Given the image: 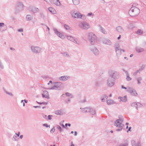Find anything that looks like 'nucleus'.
<instances>
[{
	"instance_id": "f257e3e1",
	"label": "nucleus",
	"mask_w": 146,
	"mask_h": 146,
	"mask_svg": "<svg viewBox=\"0 0 146 146\" xmlns=\"http://www.w3.org/2000/svg\"><path fill=\"white\" fill-rule=\"evenodd\" d=\"M108 74L110 78L111 81H114L119 77V73L114 71H109Z\"/></svg>"
},
{
	"instance_id": "f03ea898",
	"label": "nucleus",
	"mask_w": 146,
	"mask_h": 146,
	"mask_svg": "<svg viewBox=\"0 0 146 146\" xmlns=\"http://www.w3.org/2000/svg\"><path fill=\"white\" fill-rule=\"evenodd\" d=\"M88 39L89 42L92 45H94L97 42V37L92 33H89Z\"/></svg>"
},
{
	"instance_id": "7ed1b4c3",
	"label": "nucleus",
	"mask_w": 146,
	"mask_h": 146,
	"mask_svg": "<svg viewBox=\"0 0 146 146\" xmlns=\"http://www.w3.org/2000/svg\"><path fill=\"white\" fill-rule=\"evenodd\" d=\"M140 11L137 7L132 5V7L129 11V13L131 16H134L138 15Z\"/></svg>"
},
{
	"instance_id": "20e7f679",
	"label": "nucleus",
	"mask_w": 146,
	"mask_h": 146,
	"mask_svg": "<svg viewBox=\"0 0 146 146\" xmlns=\"http://www.w3.org/2000/svg\"><path fill=\"white\" fill-rule=\"evenodd\" d=\"M70 14L72 17L74 18H80L83 19H85L84 15H81L74 10H72L70 12Z\"/></svg>"
},
{
	"instance_id": "39448f33",
	"label": "nucleus",
	"mask_w": 146,
	"mask_h": 146,
	"mask_svg": "<svg viewBox=\"0 0 146 146\" xmlns=\"http://www.w3.org/2000/svg\"><path fill=\"white\" fill-rule=\"evenodd\" d=\"M31 49L33 52L36 54L40 53L42 50L41 48L37 46H31Z\"/></svg>"
},
{
	"instance_id": "423d86ee",
	"label": "nucleus",
	"mask_w": 146,
	"mask_h": 146,
	"mask_svg": "<svg viewBox=\"0 0 146 146\" xmlns=\"http://www.w3.org/2000/svg\"><path fill=\"white\" fill-rule=\"evenodd\" d=\"M79 26L80 28L84 30L88 29L90 27V25L88 23L85 22L81 23Z\"/></svg>"
},
{
	"instance_id": "0eeeda50",
	"label": "nucleus",
	"mask_w": 146,
	"mask_h": 146,
	"mask_svg": "<svg viewBox=\"0 0 146 146\" xmlns=\"http://www.w3.org/2000/svg\"><path fill=\"white\" fill-rule=\"evenodd\" d=\"M120 121V120L118 119L116 121V122L114 124L115 126L120 128L119 129H117V131H119L121 130V129H122V127L123 126V124L121 123Z\"/></svg>"
},
{
	"instance_id": "6e6552de",
	"label": "nucleus",
	"mask_w": 146,
	"mask_h": 146,
	"mask_svg": "<svg viewBox=\"0 0 146 146\" xmlns=\"http://www.w3.org/2000/svg\"><path fill=\"white\" fill-rule=\"evenodd\" d=\"M90 50L95 56H98L99 54V50L95 46L92 47L90 49Z\"/></svg>"
},
{
	"instance_id": "1a4fd4ad",
	"label": "nucleus",
	"mask_w": 146,
	"mask_h": 146,
	"mask_svg": "<svg viewBox=\"0 0 146 146\" xmlns=\"http://www.w3.org/2000/svg\"><path fill=\"white\" fill-rule=\"evenodd\" d=\"M23 5L21 2H18L17 4L16 8L19 11H22L23 10Z\"/></svg>"
},
{
	"instance_id": "9d476101",
	"label": "nucleus",
	"mask_w": 146,
	"mask_h": 146,
	"mask_svg": "<svg viewBox=\"0 0 146 146\" xmlns=\"http://www.w3.org/2000/svg\"><path fill=\"white\" fill-rule=\"evenodd\" d=\"M54 31L55 34H56L58 36L60 37V38L64 39V35H63L62 34L60 33V32L58 31L57 29L56 28L54 29Z\"/></svg>"
},
{
	"instance_id": "9b49d317",
	"label": "nucleus",
	"mask_w": 146,
	"mask_h": 146,
	"mask_svg": "<svg viewBox=\"0 0 146 146\" xmlns=\"http://www.w3.org/2000/svg\"><path fill=\"white\" fill-rule=\"evenodd\" d=\"M55 83H48V88L50 89H55L57 88V87L56 86Z\"/></svg>"
},
{
	"instance_id": "f8f14e48",
	"label": "nucleus",
	"mask_w": 146,
	"mask_h": 146,
	"mask_svg": "<svg viewBox=\"0 0 146 146\" xmlns=\"http://www.w3.org/2000/svg\"><path fill=\"white\" fill-rule=\"evenodd\" d=\"M70 78V76H63L59 78L60 80L62 81H66Z\"/></svg>"
},
{
	"instance_id": "ddd939ff",
	"label": "nucleus",
	"mask_w": 146,
	"mask_h": 146,
	"mask_svg": "<svg viewBox=\"0 0 146 146\" xmlns=\"http://www.w3.org/2000/svg\"><path fill=\"white\" fill-rule=\"evenodd\" d=\"M128 91L132 96H135L137 94V93H136V91L132 88H129Z\"/></svg>"
},
{
	"instance_id": "4468645a",
	"label": "nucleus",
	"mask_w": 146,
	"mask_h": 146,
	"mask_svg": "<svg viewBox=\"0 0 146 146\" xmlns=\"http://www.w3.org/2000/svg\"><path fill=\"white\" fill-rule=\"evenodd\" d=\"M103 42L104 44L110 45L111 44V41L109 39L107 38L104 39L103 40Z\"/></svg>"
},
{
	"instance_id": "2eb2a0df",
	"label": "nucleus",
	"mask_w": 146,
	"mask_h": 146,
	"mask_svg": "<svg viewBox=\"0 0 146 146\" xmlns=\"http://www.w3.org/2000/svg\"><path fill=\"white\" fill-rule=\"evenodd\" d=\"M42 95L43 97H45L47 99L49 98L48 92L46 90H45L43 91V94H42Z\"/></svg>"
},
{
	"instance_id": "dca6fc26",
	"label": "nucleus",
	"mask_w": 146,
	"mask_h": 146,
	"mask_svg": "<svg viewBox=\"0 0 146 146\" xmlns=\"http://www.w3.org/2000/svg\"><path fill=\"white\" fill-rule=\"evenodd\" d=\"M121 50L119 46L116 47L115 52L118 55H121Z\"/></svg>"
},
{
	"instance_id": "f3484780",
	"label": "nucleus",
	"mask_w": 146,
	"mask_h": 146,
	"mask_svg": "<svg viewBox=\"0 0 146 146\" xmlns=\"http://www.w3.org/2000/svg\"><path fill=\"white\" fill-rule=\"evenodd\" d=\"M116 29L117 31L120 33H122L124 31V29L121 26L117 27Z\"/></svg>"
},
{
	"instance_id": "a211bd4d",
	"label": "nucleus",
	"mask_w": 146,
	"mask_h": 146,
	"mask_svg": "<svg viewBox=\"0 0 146 146\" xmlns=\"http://www.w3.org/2000/svg\"><path fill=\"white\" fill-rule=\"evenodd\" d=\"M136 51L138 53H140L142 52L144 50L143 48L139 46L135 48Z\"/></svg>"
},
{
	"instance_id": "6ab92c4d",
	"label": "nucleus",
	"mask_w": 146,
	"mask_h": 146,
	"mask_svg": "<svg viewBox=\"0 0 146 146\" xmlns=\"http://www.w3.org/2000/svg\"><path fill=\"white\" fill-rule=\"evenodd\" d=\"M131 143L133 146H141L140 143L139 142H136L134 141H132Z\"/></svg>"
},
{
	"instance_id": "aec40b11",
	"label": "nucleus",
	"mask_w": 146,
	"mask_h": 146,
	"mask_svg": "<svg viewBox=\"0 0 146 146\" xmlns=\"http://www.w3.org/2000/svg\"><path fill=\"white\" fill-rule=\"evenodd\" d=\"M39 9L38 8L33 7L31 9V11L33 13H36L39 11Z\"/></svg>"
},
{
	"instance_id": "412c9836",
	"label": "nucleus",
	"mask_w": 146,
	"mask_h": 146,
	"mask_svg": "<svg viewBox=\"0 0 146 146\" xmlns=\"http://www.w3.org/2000/svg\"><path fill=\"white\" fill-rule=\"evenodd\" d=\"M91 109L88 108H84L82 109V111L83 113L89 112L91 111Z\"/></svg>"
},
{
	"instance_id": "4be33fe9",
	"label": "nucleus",
	"mask_w": 146,
	"mask_h": 146,
	"mask_svg": "<svg viewBox=\"0 0 146 146\" xmlns=\"http://www.w3.org/2000/svg\"><path fill=\"white\" fill-rule=\"evenodd\" d=\"M53 3L57 6H60V3L59 0H53Z\"/></svg>"
},
{
	"instance_id": "5701e85b",
	"label": "nucleus",
	"mask_w": 146,
	"mask_h": 146,
	"mask_svg": "<svg viewBox=\"0 0 146 146\" xmlns=\"http://www.w3.org/2000/svg\"><path fill=\"white\" fill-rule=\"evenodd\" d=\"M48 10L53 14H55L56 12L54 9L52 7H49L48 8Z\"/></svg>"
},
{
	"instance_id": "b1692460",
	"label": "nucleus",
	"mask_w": 146,
	"mask_h": 146,
	"mask_svg": "<svg viewBox=\"0 0 146 146\" xmlns=\"http://www.w3.org/2000/svg\"><path fill=\"white\" fill-rule=\"evenodd\" d=\"M119 99H120L121 101L123 102H126L127 101V98L126 96H124L123 97H119Z\"/></svg>"
},
{
	"instance_id": "393cba45",
	"label": "nucleus",
	"mask_w": 146,
	"mask_h": 146,
	"mask_svg": "<svg viewBox=\"0 0 146 146\" xmlns=\"http://www.w3.org/2000/svg\"><path fill=\"white\" fill-rule=\"evenodd\" d=\"M67 38L68 40L71 41L73 42H74V41H75V39L73 37L71 36H67Z\"/></svg>"
},
{
	"instance_id": "a878e982",
	"label": "nucleus",
	"mask_w": 146,
	"mask_h": 146,
	"mask_svg": "<svg viewBox=\"0 0 146 146\" xmlns=\"http://www.w3.org/2000/svg\"><path fill=\"white\" fill-rule=\"evenodd\" d=\"M26 19L27 21H30L32 19V16L30 15H27L26 17Z\"/></svg>"
},
{
	"instance_id": "bb28decb",
	"label": "nucleus",
	"mask_w": 146,
	"mask_h": 146,
	"mask_svg": "<svg viewBox=\"0 0 146 146\" xmlns=\"http://www.w3.org/2000/svg\"><path fill=\"white\" fill-rule=\"evenodd\" d=\"M73 3L74 5H78L80 3L79 0H72Z\"/></svg>"
},
{
	"instance_id": "cd10ccee",
	"label": "nucleus",
	"mask_w": 146,
	"mask_h": 146,
	"mask_svg": "<svg viewBox=\"0 0 146 146\" xmlns=\"http://www.w3.org/2000/svg\"><path fill=\"white\" fill-rule=\"evenodd\" d=\"M100 31L104 34H106L107 32L105 31V29L102 27H100Z\"/></svg>"
},
{
	"instance_id": "c85d7f7f",
	"label": "nucleus",
	"mask_w": 146,
	"mask_h": 146,
	"mask_svg": "<svg viewBox=\"0 0 146 146\" xmlns=\"http://www.w3.org/2000/svg\"><path fill=\"white\" fill-rule=\"evenodd\" d=\"M55 113L57 115H62V112L61 110H57L55 111Z\"/></svg>"
},
{
	"instance_id": "c756f323",
	"label": "nucleus",
	"mask_w": 146,
	"mask_h": 146,
	"mask_svg": "<svg viewBox=\"0 0 146 146\" xmlns=\"http://www.w3.org/2000/svg\"><path fill=\"white\" fill-rule=\"evenodd\" d=\"M143 33V31L141 29L138 30L136 33L137 34L140 35L142 34Z\"/></svg>"
},
{
	"instance_id": "7c9ffc66",
	"label": "nucleus",
	"mask_w": 146,
	"mask_h": 146,
	"mask_svg": "<svg viewBox=\"0 0 146 146\" xmlns=\"http://www.w3.org/2000/svg\"><path fill=\"white\" fill-rule=\"evenodd\" d=\"M107 103L108 105H110L113 103V102L111 100H108L107 101Z\"/></svg>"
},
{
	"instance_id": "2f4dec72",
	"label": "nucleus",
	"mask_w": 146,
	"mask_h": 146,
	"mask_svg": "<svg viewBox=\"0 0 146 146\" xmlns=\"http://www.w3.org/2000/svg\"><path fill=\"white\" fill-rule=\"evenodd\" d=\"M61 54L63 55V56L66 57H70L69 55L67 52L62 53Z\"/></svg>"
},
{
	"instance_id": "473e14b6",
	"label": "nucleus",
	"mask_w": 146,
	"mask_h": 146,
	"mask_svg": "<svg viewBox=\"0 0 146 146\" xmlns=\"http://www.w3.org/2000/svg\"><path fill=\"white\" fill-rule=\"evenodd\" d=\"M126 77V80L127 81H129L131 80V78L129 76V74L128 75H127Z\"/></svg>"
},
{
	"instance_id": "72a5a7b5",
	"label": "nucleus",
	"mask_w": 146,
	"mask_h": 146,
	"mask_svg": "<svg viewBox=\"0 0 146 146\" xmlns=\"http://www.w3.org/2000/svg\"><path fill=\"white\" fill-rule=\"evenodd\" d=\"M64 27L67 30H69L70 29V27L66 24L64 25Z\"/></svg>"
},
{
	"instance_id": "f704fd0d",
	"label": "nucleus",
	"mask_w": 146,
	"mask_h": 146,
	"mask_svg": "<svg viewBox=\"0 0 146 146\" xmlns=\"http://www.w3.org/2000/svg\"><path fill=\"white\" fill-rule=\"evenodd\" d=\"M140 104L139 103H137V104H135V103H134L132 104V106H135L136 108H137L136 106H139L140 105Z\"/></svg>"
},
{
	"instance_id": "c9c22d12",
	"label": "nucleus",
	"mask_w": 146,
	"mask_h": 146,
	"mask_svg": "<svg viewBox=\"0 0 146 146\" xmlns=\"http://www.w3.org/2000/svg\"><path fill=\"white\" fill-rule=\"evenodd\" d=\"M140 71V70H137V71L134 73L133 74V75L135 76H136L138 73H140L139 72Z\"/></svg>"
},
{
	"instance_id": "e433bc0d",
	"label": "nucleus",
	"mask_w": 146,
	"mask_h": 146,
	"mask_svg": "<svg viewBox=\"0 0 146 146\" xmlns=\"http://www.w3.org/2000/svg\"><path fill=\"white\" fill-rule=\"evenodd\" d=\"M48 78V77L47 76H45V75H43L41 76V78L42 79H44V78Z\"/></svg>"
},
{
	"instance_id": "4c0bfd02",
	"label": "nucleus",
	"mask_w": 146,
	"mask_h": 146,
	"mask_svg": "<svg viewBox=\"0 0 146 146\" xmlns=\"http://www.w3.org/2000/svg\"><path fill=\"white\" fill-rule=\"evenodd\" d=\"M0 68L2 69H3L4 68L3 65L1 61H0Z\"/></svg>"
},
{
	"instance_id": "58836bf2",
	"label": "nucleus",
	"mask_w": 146,
	"mask_h": 146,
	"mask_svg": "<svg viewBox=\"0 0 146 146\" xmlns=\"http://www.w3.org/2000/svg\"><path fill=\"white\" fill-rule=\"evenodd\" d=\"M145 65H142L141 67V69H140V71H141V70H143L145 68Z\"/></svg>"
},
{
	"instance_id": "ea45409f",
	"label": "nucleus",
	"mask_w": 146,
	"mask_h": 146,
	"mask_svg": "<svg viewBox=\"0 0 146 146\" xmlns=\"http://www.w3.org/2000/svg\"><path fill=\"white\" fill-rule=\"evenodd\" d=\"M142 80V78L141 77H139L137 79V82H140V81Z\"/></svg>"
},
{
	"instance_id": "a19ab883",
	"label": "nucleus",
	"mask_w": 146,
	"mask_h": 146,
	"mask_svg": "<svg viewBox=\"0 0 146 146\" xmlns=\"http://www.w3.org/2000/svg\"><path fill=\"white\" fill-rule=\"evenodd\" d=\"M66 95L68 96H72V94L69 93H66Z\"/></svg>"
},
{
	"instance_id": "79ce46f5",
	"label": "nucleus",
	"mask_w": 146,
	"mask_h": 146,
	"mask_svg": "<svg viewBox=\"0 0 146 146\" xmlns=\"http://www.w3.org/2000/svg\"><path fill=\"white\" fill-rule=\"evenodd\" d=\"M104 98L102 99V100L103 102H104L105 100H104V98H105L106 99H107V97L106 96H104Z\"/></svg>"
},
{
	"instance_id": "37998d69",
	"label": "nucleus",
	"mask_w": 146,
	"mask_h": 146,
	"mask_svg": "<svg viewBox=\"0 0 146 146\" xmlns=\"http://www.w3.org/2000/svg\"><path fill=\"white\" fill-rule=\"evenodd\" d=\"M113 85H114V83L112 82V83H111V84L110 83L109 84H108V86H112Z\"/></svg>"
},
{
	"instance_id": "c03bdc74",
	"label": "nucleus",
	"mask_w": 146,
	"mask_h": 146,
	"mask_svg": "<svg viewBox=\"0 0 146 146\" xmlns=\"http://www.w3.org/2000/svg\"><path fill=\"white\" fill-rule=\"evenodd\" d=\"M57 128L60 131H62V129L60 126H58L57 127Z\"/></svg>"
},
{
	"instance_id": "a18cd8bd",
	"label": "nucleus",
	"mask_w": 146,
	"mask_h": 146,
	"mask_svg": "<svg viewBox=\"0 0 146 146\" xmlns=\"http://www.w3.org/2000/svg\"><path fill=\"white\" fill-rule=\"evenodd\" d=\"M18 31L19 32H23V29H19L18 30Z\"/></svg>"
},
{
	"instance_id": "49530a36",
	"label": "nucleus",
	"mask_w": 146,
	"mask_h": 146,
	"mask_svg": "<svg viewBox=\"0 0 146 146\" xmlns=\"http://www.w3.org/2000/svg\"><path fill=\"white\" fill-rule=\"evenodd\" d=\"M52 115H49L48 116V118L49 120H50L52 119Z\"/></svg>"
},
{
	"instance_id": "de8ad7c7",
	"label": "nucleus",
	"mask_w": 146,
	"mask_h": 146,
	"mask_svg": "<svg viewBox=\"0 0 146 146\" xmlns=\"http://www.w3.org/2000/svg\"><path fill=\"white\" fill-rule=\"evenodd\" d=\"M4 25L3 23H0V27Z\"/></svg>"
},
{
	"instance_id": "09e8293b",
	"label": "nucleus",
	"mask_w": 146,
	"mask_h": 146,
	"mask_svg": "<svg viewBox=\"0 0 146 146\" xmlns=\"http://www.w3.org/2000/svg\"><path fill=\"white\" fill-rule=\"evenodd\" d=\"M92 13H89L87 15V16H90V15H92Z\"/></svg>"
},
{
	"instance_id": "8fccbe9b",
	"label": "nucleus",
	"mask_w": 146,
	"mask_h": 146,
	"mask_svg": "<svg viewBox=\"0 0 146 146\" xmlns=\"http://www.w3.org/2000/svg\"><path fill=\"white\" fill-rule=\"evenodd\" d=\"M60 125L62 126V127H63V128H65V127L64 125L63 124H62V123H60Z\"/></svg>"
},
{
	"instance_id": "3c124183",
	"label": "nucleus",
	"mask_w": 146,
	"mask_h": 146,
	"mask_svg": "<svg viewBox=\"0 0 146 146\" xmlns=\"http://www.w3.org/2000/svg\"><path fill=\"white\" fill-rule=\"evenodd\" d=\"M121 87V88L123 89H126L127 88L126 87H124L123 86H122Z\"/></svg>"
},
{
	"instance_id": "603ef678",
	"label": "nucleus",
	"mask_w": 146,
	"mask_h": 146,
	"mask_svg": "<svg viewBox=\"0 0 146 146\" xmlns=\"http://www.w3.org/2000/svg\"><path fill=\"white\" fill-rule=\"evenodd\" d=\"M125 74H126V76H127V75H128V74H129L128 72L127 71L126 72H125Z\"/></svg>"
},
{
	"instance_id": "864d4df0",
	"label": "nucleus",
	"mask_w": 146,
	"mask_h": 146,
	"mask_svg": "<svg viewBox=\"0 0 146 146\" xmlns=\"http://www.w3.org/2000/svg\"><path fill=\"white\" fill-rule=\"evenodd\" d=\"M10 49L11 50H15V49L14 48H12V47H11L10 48Z\"/></svg>"
},
{
	"instance_id": "5fc2aeb1",
	"label": "nucleus",
	"mask_w": 146,
	"mask_h": 146,
	"mask_svg": "<svg viewBox=\"0 0 146 146\" xmlns=\"http://www.w3.org/2000/svg\"><path fill=\"white\" fill-rule=\"evenodd\" d=\"M131 127H129V129H128V130H127V132H128L129 131H130V129H131Z\"/></svg>"
},
{
	"instance_id": "6e6d98bb",
	"label": "nucleus",
	"mask_w": 146,
	"mask_h": 146,
	"mask_svg": "<svg viewBox=\"0 0 146 146\" xmlns=\"http://www.w3.org/2000/svg\"><path fill=\"white\" fill-rule=\"evenodd\" d=\"M20 134V133L19 132H18L17 134H16L18 137H19V136Z\"/></svg>"
},
{
	"instance_id": "4d7b16f0",
	"label": "nucleus",
	"mask_w": 146,
	"mask_h": 146,
	"mask_svg": "<svg viewBox=\"0 0 146 146\" xmlns=\"http://www.w3.org/2000/svg\"><path fill=\"white\" fill-rule=\"evenodd\" d=\"M74 145L73 144V142L72 141L71 142V146H74Z\"/></svg>"
},
{
	"instance_id": "13d9d810",
	"label": "nucleus",
	"mask_w": 146,
	"mask_h": 146,
	"mask_svg": "<svg viewBox=\"0 0 146 146\" xmlns=\"http://www.w3.org/2000/svg\"><path fill=\"white\" fill-rule=\"evenodd\" d=\"M43 126H45L46 127H48V125H47V124H43Z\"/></svg>"
},
{
	"instance_id": "bf43d9fd",
	"label": "nucleus",
	"mask_w": 146,
	"mask_h": 146,
	"mask_svg": "<svg viewBox=\"0 0 146 146\" xmlns=\"http://www.w3.org/2000/svg\"><path fill=\"white\" fill-rule=\"evenodd\" d=\"M121 38V35H119V36L117 38V39L118 40L119 39Z\"/></svg>"
},
{
	"instance_id": "052dcab7",
	"label": "nucleus",
	"mask_w": 146,
	"mask_h": 146,
	"mask_svg": "<svg viewBox=\"0 0 146 146\" xmlns=\"http://www.w3.org/2000/svg\"><path fill=\"white\" fill-rule=\"evenodd\" d=\"M77 134V133L76 131H75L74 132V135H76Z\"/></svg>"
},
{
	"instance_id": "680f3d73",
	"label": "nucleus",
	"mask_w": 146,
	"mask_h": 146,
	"mask_svg": "<svg viewBox=\"0 0 146 146\" xmlns=\"http://www.w3.org/2000/svg\"><path fill=\"white\" fill-rule=\"evenodd\" d=\"M23 135H21L20 136V137L21 139H22L23 137Z\"/></svg>"
},
{
	"instance_id": "e2e57ef3",
	"label": "nucleus",
	"mask_w": 146,
	"mask_h": 146,
	"mask_svg": "<svg viewBox=\"0 0 146 146\" xmlns=\"http://www.w3.org/2000/svg\"><path fill=\"white\" fill-rule=\"evenodd\" d=\"M133 56V54H131L130 56V57H132Z\"/></svg>"
},
{
	"instance_id": "0e129e2a",
	"label": "nucleus",
	"mask_w": 146,
	"mask_h": 146,
	"mask_svg": "<svg viewBox=\"0 0 146 146\" xmlns=\"http://www.w3.org/2000/svg\"><path fill=\"white\" fill-rule=\"evenodd\" d=\"M123 71L125 72V73L127 71V70H126L124 69H122Z\"/></svg>"
},
{
	"instance_id": "69168bd1",
	"label": "nucleus",
	"mask_w": 146,
	"mask_h": 146,
	"mask_svg": "<svg viewBox=\"0 0 146 146\" xmlns=\"http://www.w3.org/2000/svg\"><path fill=\"white\" fill-rule=\"evenodd\" d=\"M46 27H47V28L48 31H50V29H49V28L48 27H47V26H46Z\"/></svg>"
},
{
	"instance_id": "338daca9",
	"label": "nucleus",
	"mask_w": 146,
	"mask_h": 146,
	"mask_svg": "<svg viewBox=\"0 0 146 146\" xmlns=\"http://www.w3.org/2000/svg\"><path fill=\"white\" fill-rule=\"evenodd\" d=\"M42 104H47V103H44V102H43V103H42Z\"/></svg>"
},
{
	"instance_id": "774afa93",
	"label": "nucleus",
	"mask_w": 146,
	"mask_h": 146,
	"mask_svg": "<svg viewBox=\"0 0 146 146\" xmlns=\"http://www.w3.org/2000/svg\"><path fill=\"white\" fill-rule=\"evenodd\" d=\"M24 101H25V102L26 103H27V101L26 100H24Z\"/></svg>"
}]
</instances>
